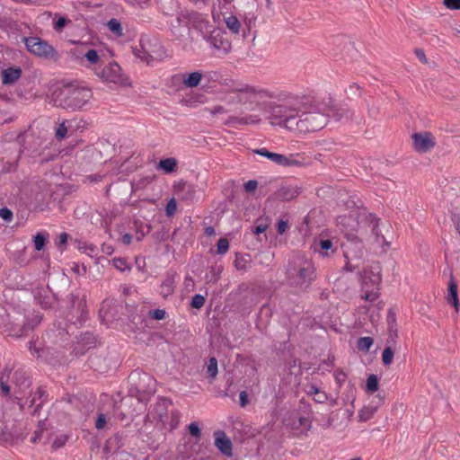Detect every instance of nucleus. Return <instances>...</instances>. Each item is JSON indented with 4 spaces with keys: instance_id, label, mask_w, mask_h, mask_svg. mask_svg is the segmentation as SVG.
<instances>
[{
    "instance_id": "f257e3e1",
    "label": "nucleus",
    "mask_w": 460,
    "mask_h": 460,
    "mask_svg": "<svg viewBox=\"0 0 460 460\" xmlns=\"http://www.w3.org/2000/svg\"><path fill=\"white\" fill-rule=\"evenodd\" d=\"M274 98L276 101L270 102L266 105L269 123L273 127L294 132L298 123L299 112L305 103V95L280 93L278 95L275 94Z\"/></svg>"
},
{
    "instance_id": "f03ea898",
    "label": "nucleus",
    "mask_w": 460,
    "mask_h": 460,
    "mask_svg": "<svg viewBox=\"0 0 460 460\" xmlns=\"http://www.w3.org/2000/svg\"><path fill=\"white\" fill-rule=\"evenodd\" d=\"M92 90L79 85L67 84L52 94L53 105L69 111H80L92 99Z\"/></svg>"
},
{
    "instance_id": "7ed1b4c3",
    "label": "nucleus",
    "mask_w": 460,
    "mask_h": 460,
    "mask_svg": "<svg viewBox=\"0 0 460 460\" xmlns=\"http://www.w3.org/2000/svg\"><path fill=\"white\" fill-rule=\"evenodd\" d=\"M305 103L298 115L294 133L306 134L323 128L327 124V115L322 112L313 98L305 95Z\"/></svg>"
},
{
    "instance_id": "20e7f679",
    "label": "nucleus",
    "mask_w": 460,
    "mask_h": 460,
    "mask_svg": "<svg viewBox=\"0 0 460 460\" xmlns=\"http://www.w3.org/2000/svg\"><path fill=\"white\" fill-rule=\"evenodd\" d=\"M230 92L236 94V102L249 111L260 107V100L264 98L274 99L275 93L263 88L251 86L246 84H234Z\"/></svg>"
},
{
    "instance_id": "39448f33",
    "label": "nucleus",
    "mask_w": 460,
    "mask_h": 460,
    "mask_svg": "<svg viewBox=\"0 0 460 460\" xmlns=\"http://www.w3.org/2000/svg\"><path fill=\"white\" fill-rule=\"evenodd\" d=\"M286 276L290 286L307 288L315 279V268L312 261L298 260L288 264Z\"/></svg>"
},
{
    "instance_id": "423d86ee",
    "label": "nucleus",
    "mask_w": 460,
    "mask_h": 460,
    "mask_svg": "<svg viewBox=\"0 0 460 460\" xmlns=\"http://www.w3.org/2000/svg\"><path fill=\"white\" fill-rule=\"evenodd\" d=\"M128 393L141 402L149 401L155 393V380L147 373L137 368L128 377Z\"/></svg>"
},
{
    "instance_id": "0eeeda50",
    "label": "nucleus",
    "mask_w": 460,
    "mask_h": 460,
    "mask_svg": "<svg viewBox=\"0 0 460 460\" xmlns=\"http://www.w3.org/2000/svg\"><path fill=\"white\" fill-rule=\"evenodd\" d=\"M378 221L379 219L375 214L367 211L359 212L357 217L349 215L341 219L343 225L351 226L352 230L359 233L360 235L364 234V228L367 226L371 234L375 236V241L377 243L383 242L384 244L389 246V243L385 241V237L380 233Z\"/></svg>"
},
{
    "instance_id": "6e6552de",
    "label": "nucleus",
    "mask_w": 460,
    "mask_h": 460,
    "mask_svg": "<svg viewBox=\"0 0 460 460\" xmlns=\"http://www.w3.org/2000/svg\"><path fill=\"white\" fill-rule=\"evenodd\" d=\"M87 315L86 301L78 295L70 294L68 296V311L64 316L65 327L63 329L69 334L73 326L79 328L84 325Z\"/></svg>"
},
{
    "instance_id": "1a4fd4ad",
    "label": "nucleus",
    "mask_w": 460,
    "mask_h": 460,
    "mask_svg": "<svg viewBox=\"0 0 460 460\" xmlns=\"http://www.w3.org/2000/svg\"><path fill=\"white\" fill-rule=\"evenodd\" d=\"M344 237L346 240L342 243L341 247L347 262L343 269L347 271H353L358 268V265H352L349 261L363 259L365 255L363 240L361 236L353 232H345Z\"/></svg>"
},
{
    "instance_id": "9d476101",
    "label": "nucleus",
    "mask_w": 460,
    "mask_h": 460,
    "mask_svg": "<svg viewBox=\"0 0 460 460\" xmlns=\"http://www.w3.org/2000/svg\"><path fill=\"white\" fill-rule=\"evenodd\" d=\"M22 41L26 49L40 58L58 61L60 58L56 49L40 37H23Z\"/></svg>"
},
{
    "instance_id": "9b49d317",
    "label": "nucleus",
    "mask_w": 460,
    "mask_h": 460,
    "mask_svg": "<svg viewBox=\"0 0 460 460\" xmlns=\"http://www.w3.org/2000/svg\"><path fill=\"white\" fill-rule=\"evenodd\" d=\"M205 40L213 49L215 54L219 57L226 56L231 52L232 43L227 38L226 32L221 29L213 28Z\"/></svg>"
},
{
    "instance_id": "f8f14e48",
    "label": "nucleus",
    "mask_w": 460,
    "mask_h": 460,
    "mask_svg": "<svg viewBox=\"0 0 460 460\" xmlns=\"http://www.w3.org/2000/svg\"><path fill=\"white\" fill-rule=\"evenodd\" d=\"M95 75L102 81L120 85H128V78L122 74L121 67L117 62H111L102 69L95 68Z\"/></svg>"
},
{
    "instance_id": "ddd939ff",
    "label": "nucleus",
    "mask_w": 460,
    "mask_h": 460,
    "mask_svg": "<svg viewBox=\"0 0 460 460\" xmlns=\"http://www.w3.org/2000/svg\"><path fill=\"white\" fill-rule=\"evenodd\" d=\"M150 46L151 44L149 41L144 43L141 40L139 48L136 47L133 50L135 56L142 61H146L147 64L154 59H162L165 55L164 48L159 42L154 44V49H149L147 48Z\"/></svg>"
},
{
    "instance_id": "4468645a",
    "label": "nucleus",
    "mask_w": 460,
    "mask_h": 460,
    "mask_svg": "<svg viewBox=\"0 0 460 460\" xmlns=\"http://www.w3.org/2000/svg\"><path fill=\"white\" fill-rule=\"evenodd\" d=\"M185 19L189 27L191 26L195 31L199 32L204 40L205 37L209 35V32L212 31L211 28L213 26L201 13L196 12H187Z\"/></svg>"
},
{
    "instance_id": "2eb2a0df",
    "label": "nucleus",
    "mask_w": 460,
    "mask_h": 460,
    "mask_svg": "<svg viewBox=\"0 0 460 460\" xmlns=\"http://www.w3.org/2000/svg\"><path fill=\"white\" fill-rule=\"evenodd\" d=\"M186 13L181 12L169 22V31L174 40L181 41L186 34L190 35V27L185 19Z\"/></svg>"
},
{
    "instance_id": "dca6fc26",
    "label": "nucleus",
    "mask_w": 460,
    "mask_h": 460,
    "mask_svg": "<svg viewBox=\"0 0 460 460\" xmlns=\"http://www.w3.org/2000/svg\"><path fill=\"white\" fill-rule=\"evenodd\" d=\"M411 138L413 141V148L419 153H427L436 145L432 134L429 131L414 133Z\"/></svg>"
},
{
    "instance_id": "f3484780",
    "label": "nucleus",
    "mask_w": 460,
    "mask_h": 460,
    "mask_svg": "<svg viewBox=\"0 0 460 460\" xmlns=\"http://www.w3.org/2000/svg\"><path fill=\"white\" fill-rule=\"evenodd\" d=\"M324 113L327 115V120L331 118L337 122L352 119L354 115L346 104H333L328 107Z\"/></svg>"
},
{
    "instance_id": "a211bd4d",
    "label": "nucleus",
    "mask_w": 460,
    "mask_h": 460,
    "mask_svg": "<svg viewBox=\"0 0 460 460\" xmlns=\"http://www.w3.org/2000/svg\"><path fill=\"white\" fill-rule=\"evenodd\" d=\"M32 294L36 303L43 309L50 308L55 303V295L48 286H39L34 288Z\"/></svg>"
},
{
    "instance_id": "6ab92c4d",
    "label": "nucleus",
    "mask_w": 460,
    "mask_h": 460,
    "mask_svg": "<svg viewBox=\"0 0 460 460\" xmlns=\"http://www.w3.org/2000/svg\"><path fill=\"white\" fill-rule=\"evenodd\" d=\"M252 152L256 155L266 157L267 159L272 161L273 163H275L278 165L289 167V166H293V165H297L299 164L298 161L292 159L291 157H288L281 154L270 152V151L267 150L266 148L253 149Z\"/></svg>"
},
{
    "instance_id": "aec40b11",
    "label": "nucleus",
    "mask_w": 460,
    "mask_h": 460,
    "mask_svg": "<svg viewBox=\"0 0 460 460\" xmlns=\"http://www.w3.org/2000/svg\"><path fill=\"white\" fill-rule=\"evenodd\" d=\"M88 363L91 368L99 373L107 372L111 368V359L107 357L104 351L91 354Z\"/></svg>"
},
{
    "instance_id": "412c9836",
    "label": "nucleus",
    "mask_w": 460,
    "mask_h": 460,
    "mask_svg": "<svg viewBox=\"0 0 460 460\" xmlns=\"http://www.w3.org/2000/svg\"><path fill=\"white\" fill-rule=\"evenodd\" d=\"M215 446L226 456H232L233 444L223 430L214 432Z\"/></svg>"
},
{
    "instance_id": "4be33fe9",
    "label": "nucleus",
    "mask_w": 460,
    "mask_h": 460,
    "mask_svg": "<svg viewBox=\"0 0 460 460\" xmlns=\"http://www.w3.org/2000/svg\"><path fill=\"white\" fill-rule=\"evenodd\" d=\"M302 191V188L298 186L286 185L281 186L275 192V197L278 199L284 201H290L296 198Z\"/></svg>"
},
{
    "instance_id": "5701e85b",
    "label": "nucleus",
    "mask_w": 460,
    "mask_h": 460,
    "mask_svg": "<svg viewBox=\"0 0 460 460\" xmlns=\"http://www.w3.org/2000/svg\"><path fill=\"white\" fill-rule=\"evenodd\" d=\"M388 338L386 344H395L397 339L396 314L393 308H390L386 316Z\"/></svg>"
},
{
    "instance_id": "b1692460",
    "label": "nucleus",
    "mask_w": 460,
    "mask_h": 460,
    "mask_svg": "<svg viewBox=\"0 0 460 460\" xmlns=\"http://www.w3.org/2000/svg\"><path fill=\"white\" fill-rule=\"evenodd\" d=\"M171 404V400L167 398H160L155 404L153 411L149 412L148 415H151L154 420L164 421V418L167 414L168 407Z\"/></svg>"
},
{
    "instance_id": "393cba45",
    "label": "nucleus",
    "mask_w": 460,
    "mask_h": 460,
    "mask_svg": "<svg viewBox=\"0 0 460 460\" xmlns=\"http://www.w3.org/2000/svg\"><path fill=\"white\" fill-rule=\"evenodd\" d=\"M447 301L449 305H453L455 310L458 312L459 310V299H458V291H457V284L455 280L454 275L451 272L450 274V279L448 283L447 288Z\"/></svg>"
},
{
    "instance_id": "a878e982",
    "label": "nucleus",
    "mask_w": 460,
    "mask_h": 460,
    "mask_svg": "<svg viewBox=\"0 0 460 460\" xmlns=\"http://www.w3.org/2000/svg\"><path fill=\"white\" fill-rule=\"evenodd\" d=\"M22 75V68L19 66L8 67L2 71V83L5 85L13 84Z\"/></svg>"
},
{
    "instance_id": "bb28decb",
    "label": "nucleus",
    "mask_w": 460,
    "mask_h": 460,
    "mask_svg": "<svg viewBox=\"0 0 460 460\" xmlns=\"http://www.w3.org/2000/svg\"><path fill=\"white\" fill-rule=\"evenodd\" d=\"M70 54L75 59L85 58L90 64H97L100 60L98 52L92 49H87L85 52L80 53H77V49H71Z\"/></svg>"
},
{
    "instance_id": "cd10ccee",
    "label": "nucleus",
    "mask_w": 460,
    "mask_h": 460,
    "mask_svg": "<svg viewBox=\"0 0 460 460\" xmlns=\"http://www.w3.org/2000/svg\"><path fill=\"white\" fill-rule=\"evenodd\" d=\"M178 195L180 196L181 199L186 202H192L196 195V189L190 183L182 182L180 185Z\"/></svg>"
},
{
    "instance_id": "c85d7f7f",
    "label": "nucleus",
    "mask_w": 460,
    "mask_h": 460,
    "mask_svg": "<svg viewBox=\"0 0 460 460\" xmlns=\"http://www.w3.org/2000/svg\"><path fill=\"white\" fill-rule=\"evenodd\" d=\"M126 435L124 433H116L108 438L106 447L111 452H116L125 445Z\"/></svg>"
},
{
    "instance_id": "c756f323",
    "label": "nucleus",
    "mask_w": 460,
    "mask_h": 460,
    "mask_svg": "<svg viewBox=\"0 0 460 460\" xmlns=\"http://www.w3.org/2000/svg\"><path fill=\"white\" fill-rule=\"evenodd\" d=\"M182 83L187 88H194L197 87L202 78L203 74L199 71H194L190 74H184L181 75Z\"/></svg>"
},
{
    "instance_id": "7c9ffc66",
    "label": "nucleus",
    "mask_w": 460,
    "mask_h": 460,
    "mask_svg": "<svg viewBox=\"0 0 460 460\" xmlns=\"http://www.w3.org/2000/svg\"><path fill=\"white\" fill-rule=\"evenodd\" d=\"M13 383L20 390L27 389L31 386V382L27 376L26 372L22 370H16L13 374Z\"/></svg>"
},
{
    "instance_id": "2f4dec72",
    "label": "nucleus",
    "mask_w": 460,
    "mask_h": 460,
    "mask_svg": "<svg viewBox=\"0 0 460 460\" xmlns=\"http://www.w3.org/2000/svg\"><path fill=\"white\" fill-rule=\"evenodd\" d=\"M381 280V278L378 274H374L373 272H369L367 270H364L362 276V285L364 288H368V283H371L373 288L377 289V286Z\"/></svg>"
},
{
    "instance_id": "473e14b6",
    "label": "nucleus",
    "mask_w": 460,
    "mask_h": 460,
    "mask_svg": "<svg viewBox=\"0 0 460 460\" xmlns=\"http://www.w3.org/2000/svg\"><path fill=\"white\" fill-rule=\"evenodd\" d=\"M175 283L172 276H167L161 285L160 294L164 297H168L174 292Z\"/></svg>"
},
{
    "instance_id": "72a5a7b5",
    "label": "nucleus",
    "mask_w": 460,
    "mask_h": 460,
    "mask_svg": "<svg viewBox=\"0 0 460 460\" xmlns=\"http://www.w3.org/2000/svg\"><path fill=\"white\" fill-rule=\"evenodd\" d=\"M177 167V160L173 157L161 159L158 164V169L165 173H172Z\"/></svg>"
},
{
    "instance_id": "f704fd0d",
    "label": "nucleus",
    "mask_w": 460,
    "mask_h": 460,
    "mask_svg": "<svg viewBox=\"0 0 460 460\" xmlns=\"http://www.w3.org/2000/svg\"><path fill=\"white\" fill-rule=\"evenodd\" d=\"M77 343L79 345H82L83 347H88L91 348L94 346L96 342V339L94 335L89 332H86L84 333H81L79 336H76Z\"/></svg>"
},
{
    "instance_id": "c9c22d12",
    "label": "nucleus",
    "mask_w": 460,
    "mask_h": 460,
    "mask_svg": "<svg viewBox=\"0 0 460 460\" xmlns=\"http://www.w3.org/2000/svg\"><path fill=\"white\" fill-rule=\"evenodd\" d=\"M225 22L228 30L234 34H239L241 29V22L234 15H229L225 18Z\"/></svg>"
},
{
    "instance_id": "e433bc0d",
    "label": "nucleus",
    "mask_w": 460,
    "mask_h": 460,
    "mask_svg": "<svg viewBox=\"0 0 460 460\" xmlns=\"http://www.w3.org/2000/svg\"><path fill=\"white\" fill-rule=\"evenodd\" d=\"M394 344H386L385 348L383 350L382 353V363L384 366H390L393 362V358L394 356V349H393V346Z\"/></svg>"
},
{
    "instance_id": "4c0bfd02",
    "label": "nucleus",
    "mask_w": 460,
    "mask_h": 460,
    "mask_svg": "<svg viewBox=\"0 0 460 460\" xmlns=\"http://www.w3.org/2000/svg\"><path fill=\"white\" fill-rule=\"evenodd\" d=\"M10 370L4 369L0 375V388L4 396L10 395L11 388L7 384V379L10 375Z\"/></svg>"
},
{
    "instance_id": "58836bf2",
    "label": "nucleus",
    "mask_w": 460,
    "mask_h": 460,
    "mask_svg": "<svg viewBox=\"0 0 460 460\" xmlns=\"http://www.w3.org/2000/svg\"><path fill=\"white\" fill-rule=\"evenodd\" d=\"M49 237L48 233L40 232L33 237L34 247L37 251H41L46 245L47 239Z\"/></svg>"
},
{
    "instance_id": "ea45409f",
    "label": "nucleus",
    "mask_w": 460,
    "mask_h": 460,
    "mask_svg": "<svg viewBox=\"0 0 460 460\" xmlns=\"http://www.w3.org/2000/svg\"><path fill=\"white\" fill-rule=\"evenodd\" d=\"M22 438L18 435L14 434L7 429L2 430L0 433V440L9 443H16L18 440H22Z\"/></svg>"
},
{
    "instance_id": "a19ab883",
    "label": "nucleus",
    "mask_w": 460,
    "mask_h": 460,
    "mask_svg": "<svg viewBox=\"0 0 460 460\" xmlns=\"http://www.w3.org/2000/svg\"><path fill=\"white\" fill-rule=\"evenodd\" d=\"M373 341L371 337H361L357 341V348L360 351H368L373 345Z\"/></svg>"
},
{
    "instance_id": "79ce46f5",
    "label": "nucleus",
    "mask_w": 460,
    "mask_h": 460,
    "mask_svg": "<svg viewBox=\"0 0 460 460\" xmlns=\"http://www.w3.org/2000/svg\"><path fill=\"white\" fill-rule=\"evenodd\" d=\"M366 388H367V391L369 393H375L378 390V378L376 375L371 374L367 377Z\"/></svg>"
},
{
    "instance_id": "37998d69",
    "label": "nucleus",
    "mask_w": 460,
    "mask_h": 460,
    "mask_svg": "<svg viewBox=\"0 0 460 460\" xmlns=\"http://www.w3.org/2000/svg\"><path fill=\"white\" fill-rule=\"evenodd\" d=\"M107 26L109 30L114 34L118 36H121L123 34L121 23L117 19H111L107 22Z\"/></svg>"
},
{
    "instance_id": "c03bdc74",
    "label": "nucleus",
    "mask_w": 460,
    "mask_h": 460,
    "mask_svg": "<svg viewBox=\"0 0 460 460\" xmlns=\"http://www.w3.org/2000/svg\"><path fill=\"white\" fill-rule=\"evenodd\" d=\"M70 123H71V121H63L62 123L59 124V126L57 128L56 133H55L57 139L61 140V139L65 138V137L68 131Z\"/></svg>"
},
{
    "instance_id": "a18cd8bd",
    "label": "nucleus",
    "mask_w": 460,
    "mask_h": 460,
    "mask_svg": "<svg viewBox=\"0 0 460 460\" xmlns=\"http://www.w3.org/2000/svg\"><path fill=\"white\" fill-rule=\"evenodd\" d=\"M261 121V118L259 115H246L243 117H241V126L244 125H256L259 124Z\"/></svg>"
},
{
    "instance_id": "49530a36",
    "label": "nucleus",
    "mask_w": 460,
    "mask_h": 460,
    "mask_svg": "<svg viewBox=\"0 0 460 460\" xmlns=\"http://www.w3.org/2000/svg\"><path fill=\"white\" fill-rule=\"evenodd\" d=\"M48 396L49 394L44 387H38L35 393V396L30 401V406H32L35 403L36 399H39L41 401V402H44L48 399Z\"/></svg>"
},
{
    "instance_id": "de8ad7c7",
    "label": "nucleus",
    "mask_w": 460,
    "mask_h": 460,
    "mask_svg": "<svg viewBox=\"0 0 460 460\" xmlns=\"http://www.w3.org/2000/svg\"><path fill=\"white\" fill-rule=\"evenodd\" d=\"M208 376L214 379L217 375V360L216 358H210L208 365Z\"/></svg>"
},
{
    "instance_id": "09e8293b",
    "label": "nucleus",
    "mask_w": 460,
    "mask_h": 460,
    "mask_svg": "<svg viewBox=\"0 0 460 460\" xmlns=\"http://www.w3.org/2000/svg\"><path fill=\"white\" fill-rule=\"evenodd\" d=\"M206 302V298L204 296L200 294H196L190 301V306L194 309H200Z\"/></svg>"
},
{
    "instance_id": "8fccbe9b",
    "label": "nucleus",
    "mask_w": 460,
    "mask_h": 460,
    "mask_svg": "<svg viewBox=\"0 0 460 460\" xmlns=\"http://www.w3.org/2000/svg\"><path fill=\"white\" fill-rule=\"evenodd\" d=\"M229 249V242L226 238H220L217 243V253L223 255Z\"/></svg>"
},
{
    "instance_id": "3c124183",
    "label": "nucleus",
    "mask_w": 460,
    "mask_h": 460,
    "mask_svg": "<svg viewBox=\"0 0 460 460\" xmlns=\"http://www.w3.org/2000/svg\"><path fill=\"white\" fill-rule=\"evenodd\" d=\"M375 409L372 408V407H364L360 411H359V418L361 420H369L374 412H375Z\"/></svg>"
},
{
    "instance_id": "603ef678",
    "label": "nucleus",
    "mask_w": 460,
    "mask_h": 460,
    "mask_svg": "<svg viewBox=\"0 0 460 460\" xmlns=\"http://www.w3.org/2000/svg\"><path fill=\"white\" fill-rule=\"evenodd\" d=\"M68 22H70V20L66 17L61 16L55 22L53 28L56 31H62Z\"/></svg>"
},
{
    "instance_id": "864d4df0",
    "label": "nucleus",
    "mask_w": 460,
    "mask_h": 460,
    "mask_svg": "<svg viewBox=\"0 0 460 460\" xmlns=\"http://www.w3.org/2000/svg\"><path fill=\"white\" fill-rule=\"evenodd\" d=\"M13 214L11 209L6 207L0 208V217L9 223L13 220Z\"/></svg>"
},
{
    "instance_id": "5fc2aeb1",
    "label": "nucleus",
    "mask_w": 460,
    "mask_h": 460,
    "mask_svg": "<svg viewBox=\"0 0 460 460\" xmlns=\"http://www.w3.org/2000/svg\"><path fill=\"white\" fill-rule=\"evenodd\" d=\"M0 24L3 28L7 30H17L18 24L7 18L0 19Z\"/></svg>"
},
{
    "instance_id": "6e6d98bb",
    "label": "nucleus",
    "mask_w": 460,
    "mask_h": 460,
    "mask_svg": "<svg viewBox=\"0 0 460 460\" xmlns=\"http://www.w3.org/2000/svg\"><path fill=\"white\" fill-rule=\"evenodd\" d=\"M177 209V203L176 200L172 198L171 199L165 207V213L168 217L172 216Z\"/></svg>"
},
{
    "instance_id": "4d7b16f0",
    "label": "nucleus",
    "mask_w": 460,
    "mask_h": 460,
    "mask_svg": "<svg viewBox=\"0 0 460 460\" xmlns=\"http://www.w3.org/2000/svg\"><path fill=\"white\" fill-rule=\"evenodd\" d=\"M376 288H372L371 290L367 289L365 294L362 295V298L366 301L374 302L378 297V293L375 291Z\"/></svg>"
},
{
    "instance_id": "13d9d810",
    "label": "nucleus",
    "mask_w": 460,
    "mask_h": 460,
    "mask_svg": "<svg viewBox=\"0 0 460 460\" xmlns=\"http://www.w3.org/2000/svg\"><path fill=\"white\" fill-rule=\"evenodd\" d=\"M188 430H189V433L190 434V436H192L194 438H199L201 435L200 428L199 427L197 422H191L188 426Z\"/></svg>"
},
{
    "instance_id": "bf43d9fd",
    "label": "nucleus",
    "mask_w": 460,
    "mask_h": 460,
    "mask_svg": "<svg viewBox=\"0 0 460 460\" xmlns=\"http://www.w3.org/2000/svg\"><path fill=\"white\" fill-rule=\"evenodd\" d=\"M122 405H123V402H121L120 405H119V406H116V407H115V413H116V415L118 416V418H119L121 421H125V420H126V421H128H128L130 420L131 417H128V416L127 415V413H125V412L122 411V409H121Z\"/></svg>"
},
{
    "instance_id": "052dcab7",
    "label": "nucleus",
    "mask_w": 460,
    "mask_h": 460,
    "mask_svg": "<svg viewBox=\"0 0 460 460\" xmlns=\"http://www.w3.org/2000/svg\"><path fill=\"white\" fill-rule=\"evenodd\" d=\"M445 6L451 10H460V0H443Z\"/></svg>"
},
{
    "instance_id": "680f3d73",
    "label": "nucleus",
    "mask_w": 460,
    "mask_h": 460,
    "mask_svg": "<svg viewBox=\"0 0 460 460\" xmlns=\"http://www.w3.org/2000/svg\"><path fill=\"white\" fill-rule=\"evenodd\" d=\"M67 438H68L66 435H61L59 437H57L52 443V447L57 449V448L63 447L65 445V443L66 442Z\"/></svg>"
},
{
    "instance_id": "e2e57ef3",
    "label": "nucleus",
    "mask_w": 460,
    "mask_h": 460,
    "mask_svg": "<svg viewBox=\"0 0 460 460\" xmlns=\"http://www.w3.org/2000/svg\"><path fill=\"white\" fill-rule=\"evenodd\" d=\"M166 312L164 309H155L150 312L151 318L155 320H163L165 318Z\"/></svg>"
},
{
    "instance_id": "0e129e2a",
    "label": "nucleus",
    "mask_w": 460,
    "mask_h": 460,
    "mask_svg": "<svg viewBox=\"0 0 460 460\" xmlns=\"http://www.w3.org/2000/svg\"><path fill=\"white\" fill-rule=\"evenodd\" d=\"M225 125L232 126V127H238L241 126V117L237 116H230L225 122Z\"/></svg>"
},
{
    "instance_id": "69168bd1",
    "label": "nucleus",
    "mask_w": 460,
    "mask_h": 460,
    "mask_svg": "<svg viewBox=\"0 0 460 460\" xmlns=\"http://www.w3.org/2000/svg\"><path fill=\"white\" fill-rule=\"evenodd\" d=\"M113 264L120 271H124L125 269L128 268L126 260L122 258L114 259Z\"/></svg>"
},
{
    "instance_id": "338daca9",
    "label": "nucleus",
    "mask_w": 460,
    "mask_h": 460,
    "mask_svg": "<svg viewBox=\"0 0 460 460\" xmlns=\"http://www.w3.org/2000/svg\"><path fill=\"white\" fill-rule=\"evenodd\" d=\"M107 422L106 416L103 413H100L97 416L96 421H95V427L97 429H102L105 427Z\"/></svg>"
},
{
    "instance_id": "774afa93",
    "label": "nucleus",
    "mask_w": 460,
    "mask_h": 460,
    "mask_svg": "<svg viewBox=\"0 0 460 460\" xmlns=\"http://www.w3.org/2000/svg\"><path fill=\"white\" fill-rule=\"evenodd\" d=\"M320 248L322 251L325 252V254L327 255V251L331 250L332 248V242L330 239L321 240L319 243Z\"/></svg>"
}]
</instances>
